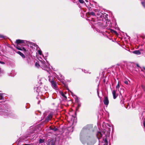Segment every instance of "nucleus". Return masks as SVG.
Wrapping results in <instances>:
<instances>
[{
  "mask_svg": "<svg viewBox=\"0 0 145 145\" xmlns=\"http://www.w3.org/2000/svg\"><path fill=\"white\" fill-rule=\"evenodd\" d=\"M87 129L84 127L81 131L80 135V140L84 144L86 143L87 145H93L95 143V141L91 137L88 136L86 133Z\"/></svg>",
  "mask_w": 145,
  "mask_h": 145,
  "instance_id": "f257e3e1",
  "label": "nucleus"
},
{
  "mask_svg": "<svg viewBox=\"0 0 145 145\" xmlns=\"http://www.w3.org/2000/svg\"><path fill=\"white\" fill-rule=\"evenodd\" d=\"M97 18L98 21H100L101 22L96 23V21L95 20L92 18L91 20V24L92 25H94L96 24H98L99 25V23H101V27L103 29L106 28L108 27V24H106V20L104 22L103 21V19H104V17L103 16V13L101 12H98L97 14Z\"/></svg>",
  "mask_w": 145,
  "mask_h": 145,
  "instance_id": "f03ea898",
  "label": "nucleus"
},
{
  "mask_svg": "<svg viewBox=\"0 0 145 145\" xmlns=\"http://www.w3.org/2000/svg\"><path fill=\"white\" fill-rule=\"evenodd\" d=\"M97 137L99 142L102 141L105 143L103 145H108V142L106 140L107 136L104 131L98 132L97 134Z\"/></svg>",
  "mask_w": 145,
  "mask_h": 145,
  "instance_id": "7ed1b4c3",
  "label": "nucleus"
},
{
  "mask_svg": "<svg viewBox=\"0 0 145 145\" xmlns=\"http://www.w3.org/2000/svg\"><path fill=\"white\" fill-rule=\"evenodd\" d=\"M52 74H53L52 72H50L48 78L49 81L51 84L53 88L56 89H57V83L56 82L54 81V77L52 75Z\"/></svg>",
  "mask_w": 145,
  "mask_h": 145,
  "instance_id": "20e7f679",
  "label": "nucleus"
},
{
  "mask_svg": "<svg viewBox=\"0 0 145 145\" xmlns=\"http://www.w3.org/2000/svg\"><path fill=\"white\" fill-rule=\"evenodd\" d=\"M41 63L42 64V67L44 69H43L44 70H46L48 72L49 70V69H46L48 68V64L46 63V62L44 61H41Z\"/></svg>",
  "mask_w": 145,
  "mask_h": 145,
  "instance_id": "39448f33",
  "label": "nucleus"
},
{
  "mask_svg": "<svg viewBox=\"0 0 145 145\" xmlns=\"http://www.w3.org/2000/svg\"><path fill=\"white\" fill-rule=\"evenodd\" d=\"M53 115V113L52 112L50 113L47 116L46 118L45 121L48 122L51 120Z\"/></svg>",
  "mask_w": 145,
  "mask_h": 145,
  "instance_id": "423d86ee",
  "label": "nucleus"
},
{
  "mask_svg": "<svg viewBox=\"0 0 145 145\" xmlns=\"http://www.w3.org/2000/svg\"><path fill=\"white\" fill-rule=\"evenodd\" d=\"M106 24H108V26L107 27V29H110L111 27L112 26V24L108 20H106Z\"/></svg>",
  "mask_w": 145,
  "mask_h": 145,
  "instance_id": "0eeeda50",
  "label": "nucleus"
},
{
  "mask_svg": "<svg viewBox=\"0 0 145 145\" xmlns=\"http://www.w3.org/2000/svg\"><path fill=\"white\" fill-rule=\"evenodd\" d=\"M103 102L105 105L107 106L109 103V101L108 98L107 97H105L103 101Z\"/></svg>",
  "mask_w": 145,
  "mask_h": 145,
  "instance_id": "6e6552de",
  "label": "nucleus"
},
{
  "mask_svg": "<svg viewBox=\"0 0 145 145\" xmlns=\"http://www.w3.org/2000/svg\"><path fill=\"white\" fill-rule=\"evenodd\" d=\"M57 78L61 82H63V80H64V77L61 74L59 76L57 77Z\"/></svg>",
  "mask_w": 145,
  "mask_h": 145,
  "instance_id": "1a4fd4ad",
  "label": "nucleus"
},
{
  "mask_svg": "<svg viewBox=\"0 0 145 145\" xmlns=\"http://www.w3.org/2000/svg\"><path fill=\"white\" fill-rule=\"evenodd\" d=\"M25 40H17L16 41V43L18 44H19L20 43H24L25 42Z\"/></svg>",
  "mask_w": 145,
  "mask_h": 145,
  "instance_id": "9d476101",
  "label": "nucleus"
},
{
  "mask_svg": "<svg viewBox=\"0 0 145 145\" xmlns=\"http://www.w3.org/2000/svg\"><path fill=\"white\" fill-rule=\"evenodd\" d=\"M112 93L114 99H115L117 97L118 95L116 94V91L115 90H113L112 91Z\"/></svg>",
  "mask_w": 145,
  "mask_h": 145,
  "instance_id": "9b49d317",
  "label": "nucleus"
},
{
  "mask_svg": "<svg viewBox=\"0 0 145 145\" xmlns=\"http://www.w3.org/2000/svg\"><path fill=\"white\" fill-rule=\"evenodd\" d=\"M88 15H89V16H95V12H88V14H87V16L88 17H88Z\"/></svg>",
  "mask_w": 145,
  "mask_h": 145,
  "instance_id": "f8f14e48",
  "label": "nucleus"
},
{
  "mask_svg": "<svg viewBox=\"0 0 145 145\" xmlns=\"http://www.w3.org/2000/svg\"><path fill=\"white\" fill-rule=\"evenodd\" d=\"M134 54L137 55H140L141 54V52L139 50H135L132 52Z\"/></svg>",
  "mask_w": 145,
  "mask_h": 145,
  "instance_id": "ddd939ff",
  "label": "nucleus"
},
{
  "mask_svg": "<svg viewBox=\"0 0 145 145\" xmlns=\"http://www.w3.org/2000/svg\"><path fill=\"white\" fill-rule=\"evenodd\" d=\"M53 73V74H52V75L53 76V74H54V76H53L54 77L55 76H56V77L57 78L60 75H61V74H60V73H59V72H58L57 73H54V74Z\"/></svg>",
  "mask_w": 145,
  "mask_h": 145,
  "instance_id": "4468645a",
  "label": "nucleus"
},
{
  "mask_svg": "<svg viewBox=\"0 0 145 145\" xmlns=\"http://www.w3.org/2000/svg\"><path fill=\"white\" fill-rule=\"evenodd\" d=\"M17 53L19 54L22 58H24L25 57V56L20 51H18L17 52Z\"/></svg>",
  "mask_w": 145,
  "mask_h": 145,
  "instance_id": "2eb2a0df",
  "label": "nucleus"
},
{
  "mask_svg": "<svg viewBox=\"0 0 145 145\" xmlns=\"http://www.w3.org/2000/svg\"><path fill=\"white\" fill-rule=\"evenodd\" d=\"M17 48L19 50H24L25 52H26L27 51L24 48H22V49H21L20 48L17 47Z\"/></svg>",
  "mask_w": 145,
  "mask_h": 145,
  "instance_id": "dca6fc26",
  "label": "nucleus"
},
{
  "mask_svg": "<svg viewBox=\"0 0 145 145\" xmlns=\"http://www.w3.org/2000/svg\"><path fill=\"white\" fill-rule=\"evenodd\" d=\"M3 93H0V100L4 99V98L3 95H4Z\"/></svg>",
  "mask_w": 145,
  "mask_h": 145,
  "instance_id": "f3484780",
  "label": "nucleus"
},
{
  "mask_svg": "<svg viewBox=\"0 0 145 145\" xmlns=\"http://www.w3.org/2000/svg\"><path fill=\"white\" fill-rule=\"evenodd\" d=\"M61 96L63 97L65 99H67V98L66 96L65 95V94L63 92H61Z\"/></svg>",
  "mask_w": 145,
  "mask_h": 145,
  "instance_id": "a211bd4d",
  "label": "nucleus"
},
{
  "mask_svg": "<svg viewBox=\"0 0 145 145\" xmlns=\"http://www.w3.org/2000/svg\"><path fill=\"white\" fill-rule=\"evenodd\" d=\"M44 142V140L43 139H40L39 140V143H42Z\"/></svg>",
  "mask_w": 145,
  "mask_h": 145,
  "instance_id": "6ab92c4d",
  "label": "nucleus"
},
{
  "mask_svg": "<svg viewBox=\"0 0 145 145\" xmlns=\"http://www.w3.org/2000/svg\"><path fill=\"white\" fill-rule=\"evenodd\" d=\"M51 129V130H53L54 131H56L58 130V129L55 127L52 128Z\"/></svg>",
  "mask_w": 145,
  "mask_h": 145,
  "instance_id": "aec40b11",
  "label": "nucleus"
},
{
  "mask_svg": "<svg viewBox=\"0 0 145 145\" xmlns=\"http://www.w3.org/2000/svg\"><path fill=\"white\" fill-rule=\"evenodd\" d=\"M39 88H38L36 87L34 89V90L35 91H36L37 93H38L39 92Z\"/></svg>",
  "mask_w": 145,
  "mask_h": 145,
  "instance_id": "412c9836",
  "label": "nucleus"
},
{
  "mask_svg": "<svg viewBox=\"0 0 145 145\" xmlns=\"http://www.w3.org/2000/svg\"><path fill=\"white\" fill-rule=\"evenodd\" d=\"M141 3L143 7L145 8V1H142Z\"/></svg>",
  "mask_w": 145,
  "mask_h": 145,
  "instance_id": "4be33fe9",
  "label": "nucleus"
},
{
  "mask_svg": "<svg viewBox=\"0 0 145 145\" xmlns=\"http://www.w3.org/2000/svg\"><path fill=\"white\" fill-rule=\"evenodd\" d=\"M35 66L37 67H39L40 66L39 63H35Z\"/></svg>",
  "mask_w": 145,
  "mask_h": 145,
  "instance_id": "5701e85b",
  "label": "nucleus"
},
{
  "mask_svg": "<svg viewBox=\"0 0 145 145\" xmlns=\"http://www.w3.org/2000/svg\"><path fill=\"white\" fill-rule=\"evenodd\" d=\"M38 52L39 54L40 55H41L42 54V52L40 50H39L38 51Z\"/></svg>",
  "mask_w": 145,
  "mask_h": 145,
  "instance_id": "b1692460",
  "label": "nucleus"
},
{
  "mask_svg": "<svg viewBox=\"0 0 145 145\" xmlns=\"http://www.w3.org/2000/svg\"><path fill=\"white\" fill-rule=\"evenodd\" d=\"M120 87V85H119V82H118L117 86L116 87V89H118Z\"/></svg>",
  "mask_w": 145,
  "mask_h": 145,
  "instance_id": "393cba45",
  "label": "nucleus"
},
{
  "mask_svg": "<svg viewBox=\"0 0 145 145\" xmlns=\"http://www.w3.org/2000/svg\"><path fill=\"white\" fill-rule=\"evenodd\" d=\"M141 87L144 91H145V86L142 85H141Z\"/></svg>",
  "mask_w": 145,
  "mask_h": 145,
  "instance_id": "a878e982",
  "label": "nucleus"
},
{
  "mask_svg": "<svg viewBox=\"0 0 145 145\" xmlns=\"http://www.w3.org/2000/svg\"><path fill=\"white\" fill-rule=\"evenodd\" d=\"M144 70L145 71V67H141V71L144 72Z\"/></svg>",
  "mask_w": 145,
  "mask_h": 145,
  "instance_id": "bb28decb",
  "label": "nucleus"
},
{
  "mask_svg": "<svg viewBox=\"0 0 145 145\" xmlns=\"http://www.w3.org/2000/svg\"><path fill=\"white\" fill-rule=\"evenodd\" d=\"M124 83L125 84L128 85L129 83H128V81L127 80H125L124 81Z\"/></svg>",
  "mask_w": 145,
  "mask_h": 145,
  "instance_id": "cd10ccee",
  "label": "nucleus"
},
{
  "mask_svg": "<svg viewBox=\"0 0 145 145\" xmlns=\"http://www.w3.org/2000/svg\"><path fill=\"white\" fill-rule=\"evenodd\" d=\"M79 2L81 3H84V1L83 0H79Z\"/></svg>",
  "mask_w": 145,
  "mask_h": 145,
  "instance_id": "c85d7f7f",
  "label": "nucleus"
},
{
  "mask_svg": "<svg viewBox=\"0 0 145 145\" xmlns=\"http://www.w3.org/2000/svg\"><path fill=\"white\" fill-rule=\"evenodd\" d=\"M0 38H5V36L1 35H0Z\"/></svg>",
  "mask_w": 145,
  "mask_h": 145,
  "instance_id": "c756f323",
  "label": "nucleus"
},
{
  "mask_svg": "<svg viewBox=\"0 0 145 145\" xmlns=\"http://www.w3.org/2000/svg\"><path fill=\"white\" fill-rule=\"evenodd\" d=\"M44 89H45V90L46 91L47 90V89H48V87L47 86H45L44 87Z\"/></svg>",
  "mask_w": 145,
  "mask_h": 145,
  "instance_id": "7c9ffc66",
  "label": "nucleus"
},
{
  "mask_svg": "<svg viewBox=\"0 0 145 145\" xmlns=\"http://www.w3.org/2000/svg\"><path fill=\"white\" fill-rule=\"evenodd\" d=\"M30 137H31V135H29L28 136H26L25 137L26 138H28V139H29V138H30Z\"/></svg>",
  "mask_w": 145,
  "mask_h": 145,
  "instance_id": "2f4dec72",
  "label": "nucleus"
},
{
  "mask_svg": "<svg viewBox=\"0 0 145 145\" xmlns=\"http://www.w3.org/2000/svg\"><path fill=\"white\" fill-rule=\"evenodd\" d=\"M111 31L112 32V33H116V31H114V30H113L112 29H111Z\"/></svg>",
  "mask_w": 145,
  "mask_h": 145,
  "instance_id": "473e14b6",
  "label": "nucleus"
},
{
  "mask_svg": "<svg viewBox=\"0 0 145 145\" xmlns=\"http://www.w3.org/2000/svg\"><path fill=\"white\" fill-rule=\"evenodd\" d=\"M87 7L88 8V10H89L90 11L91 10V7L88 6V7H87Z\"/></svg>",
  "mask_w": 145,
  "mask_h": 145,
  "instance_id": "72a5a7b5",
  "label": "nucleus"
},
{
  "mask_svg": "<svg viewBox=\"0 0 145 145\" xmlns=\"http://www.w3.org/2000/svg\"><path fill=\"white\" fill-rule=\"evenodd\" d=\"M0 63H1L2 64H5L4 62H3L1 61H0Z\"/></svg>",
  "mask_w": 145,
  "mask_h": 145,
  "instance_id": "f704fd0d",
  "label": "nucleus"
},
{
  "mask_svg": "<svg viewBox=\"0 0 145 145\" xmlns=\"http://www.w3.org/2000/svg\"><path fill=\"white\" fill-rule=\"evenodd\" d=\"M97 94H98V97H99V98H100V97L99 95V93L98 91H97Z\"/></svg>",
  "mask_w": 145,
  "mask_h": 145,
  "instance_id": "c9c22d12",
  "label": "nucleus"
},
{
  "mask_svg": "<svg viewBox=\"0 0 145 145\" xmlns=\"http://www.w3.org/2000/svg\"><path fill=\"white\" fill-rule=\"evenodd\" d=\"M121 103H122L123 104H124V102H123V101H122V100H121Z\"/></svg>",
  "mask_w": 145,
  "mask_h": 145,
  "instance_id": "e433bc0d",
  "label": "nucleus"
},
{
  "mask_svg": "<svg viewBox=\"0 0 145 145\" xmlns=\"http://www.w3.org/2000/svg\"><path fill=\"white\" fill-rule=\"evenodd\" d=\"M137 67H139V65H138V64H137Z\"/></svg>",
  "mask_w": 145,
  "mask_h": 145,
  "instance_id": "4c0bfd02",
  "label": "nucleus"
},
{
  "mask_svg": "<svg viewBox=\"0 0 145 145\" xmlns=\"http://www.w3.org/2000/svg\"><path fill=\"white\" fill-rule=\"evenodd\" d=\"M143 125H144V127H145V123L144 122Z\"/></svg>",
  "mask_w": 145,
  "mask_h": 145,
  "instance_id": "58836bf2",
  "label": "nucleus"
},
{
  "mask_svg": "<svg viewBox=\"0 0 145 145\" xmlns=\"http://www.w3.org/2000/svg\"><path fill=\"white\" fill-rule=\"evenodd\" d=\"M40 101H38V104H39V103H40Z\"/></svg>",
  "mask_w": 145,
  "mask_h": 145,
  "instance_id": "ea45409f",
  "label": "nucleus"
},
{
  "mask_svg": "<svg viewBox=\"0 0 145 145\" xmlns=\"http://www.w3.org/2000/svg\"><path fill=\"white\" fill-rule=\"evenodd\" d=\"M108 130H109V133H110V129H109V128H108Z\"/></svg>",
  "mask_w": 145,
  "mask_h": 145,
  "instance_id": "a19ab883",
  "label": "nucleus"
},
{
  "mask_svg": "<svg viewBox=\"0 0 145 145\" xmlns=\"http://www.w3.org/2000/svg\"><path fill=\"white\" fill-rule=\"evenodd\" d=\"M33 133H34V132H32L31 133V134H33Z\"/></svg>",
  "mask_w": 145,
  "mask_h": 145,
  "instance_id": "79ce46f5",
  "label": "nucleus"
},
{
  "mask_svg": "<svg viewBox=\"0 0 145 145\" xmlns=\"http://www.w3.org/2000/svg\"><path fill=\"white\" fill-rule=\"evenodd\" d=\"M35 45H34V46H38L37 45H36V44H35Z\"/></svg>",
  "mask_w": 145,
  "mask_h": 145,
  "instance_id": "37998d69",
  "label": "nucleus"
},
{
  "mask_svg": "<svg viewBox=\"0 0 145 145\" xmlns=\"http://www.w3.org/2000/svg\"><path fill=\"white\" fill-rule=\"evenodd\" d=\"M84 72H85V73H86L87 72L85 70V71H84Z\"/></svg>",
  "mask_w": 145,
  "mask_h": 145,
  "instance_id": "c03bdc74",
  "label": "nucleus"
},
{
  "mask_svg": "<svg viewBox=\"0 0 145 145\" xmlns=\"http://www.w3.org/2000/svg\"><path fill=\"white\" fill-rule=\"evenodd\" d=\"M51 145H54V144L53 143H52Z\"/></svg>",
  "mask_w": 145,
  "mask_h": 145,
  "instance_id": "a18cd8bd",
  "label": "nucleus"
},
{
  "mask_svg": "<svg viewBox=\"0 0 145 145\" xmlns=\"http://www.w3.org/2000/svg\"><path fill=\"white\" fill-rule=\"evenodd\" d=\"M95 11L96 12H97L96 11V10H95Z\"/></svg>",
  "mask_w": 145,
  "mask_h": 145,
  "instance_id": "49530a36",
  "label": "nucleus"
},
{
  "mask_svg": "<svg viewBox=\"0 0 145 145\" xmlns=\"http://www.w3.org/2000/svg\"><path fill=\"white\" fill-rule=\"evenodd\" d=\"M86 2H88V1H87V0H86Z\"/></svg>",
  "mask_w": 145,
  "mask_h": 145,
  "instance_id": "de8ad7c7",
  "label": "nucleus"
},
{
  "mask_svg": "<svg viewBox=\"0 0 145 145\" xmlns=\"http://www.w3.org/2000/svg\"><path fill=\"white\" fill-rule=\"evenodd\" d=\"M37 98L38 99H39L37 97Z\"/></svg>",
  "mask_w": 145,
  "mask_h": 145,
  "instance_id": "09e8293b",
  "label": "nucleus"
},
{
  "mask_svg": "<svg viewBox=\"0 0 145 145\" xmlns=\"http://www.w3.org/2000/svg\"><path fill=\"white\" fill-rule=\"evenodd\" d=\"M48 145H49L48 144Z\"/></svg>",
  "mask_w": 145,
  "mask_h": 145,
  "instance_id": "8fccbe9b",
  "label": "nucleus"
}]
</instances>
